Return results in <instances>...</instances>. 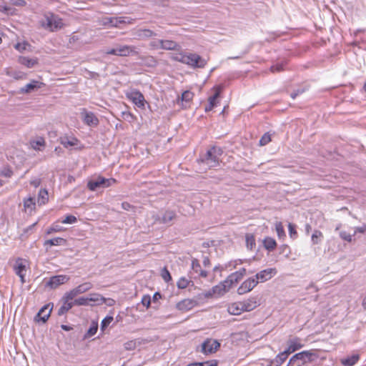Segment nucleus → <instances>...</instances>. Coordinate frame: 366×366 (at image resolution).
Returning <instances> with one entry per match:
<instances>
[{
  "mask_svg": "<svg viewBox=\"0 0 366 366\" xmlns=\"http://www.w3.org/2000/svg\"><path fill=\"white\" fill-rule=\"evenodd\" d=\"M172 59L187 64L192 69H202L207 64V61L196 53L181 52L174 56Z\"/></svg>",
  "mask_w": 366,
  "mask_h": 366,
  "instance_id": "f257e3e1",
  "label": "nucleus"
},
{
  "mask_svg": "<svg viewBox=\"0 0 366 366\" xmlns=\"http://www.w3.org/2000/svg\"><path fill=\"white\" fill-rule=\"evenodd\" d=\"M223 154V150L220 147H212L200 158V162L205 164L209 167H214L219 165L220 157Z\"/></svg>",
  "mask_w": 366,
  "mask_h": 366,
  "instance_id": "f03ea898",
  "label": "nucleus"
},
{
  "mask_svg": "<svg viewBox=\"0 0 366 366\" xmlns=\"http://www.w3.org/2000/svg\"><path fill=\"white\" fill-rule=\"evenodd\" d=\"M41 26L51 31L59 29L63 26L62 19L57 15L48 13L41 21Z\"/></svg>",
  "mask_w": 366,
  "mask_h": 366,
  "instance_id": "7ed1b4c3",
  "label": "nucleus"
},
{
  "mask_svg": "<svg viewBox=\"0 0 366 366\" xmlns=\"http://www.w3.org/2000/svg\"><path fill=\"white\" fill-rule=\"evenodd\" d=\"M315 355L310 351H302L293 355L287 366H301L307 362H312Z\"/></svg>",
  "mask_w": 366,
  "mask_h": 366,
  "instance_id": "20e7f679",
  "label": "nucleus"
},
{
  "mask_svg": "<svg viewBox=\"0 0 366 366\" xmlns=\"http://www.w3.org/2000/svg\"><path fill=\"white\" fill-rule=\"evenodd\" d=\"M149 46L153 49H161L169 51H177L180 49V46L177 42L169 39L152 41L149 43Z\"/></svg>",
  "mask_w": 366,
  "mask_h": 366,
  "instance_id": "39448f33",
  "label": "nucleus"
},
{
  "mask_svg": "<svg viewBox=\"0 0 366 366\" xmlns=\"http://www.w3.org/2000/svg\"><path fill=\"white\" fill-rule=\"evenodd\" d=\"M204 300L202 293L197 295L192 299H184L177 305L179 310L188 311L199 305Z\"/></svg>",
  "mask_w": 366,
  "mask_h": 366,
  "instance_id": "423d86ee",
  "label": "nucleus"
},
{
  "mask_svg": "<svg viewBox=\"0 0 366 366\" xmlns=\"http://www.w3.org/2000/svg\"><path fill=\"white\" fill-rule=\"evenodd\" d=\"M117 182L115 179H107L103 177H98L97 178L90 180L87 187L91 191H95L97 188H106L115 184Z\"/></svg>",
  "mask_w": 366,
  "mask_h": 366,
  "instance_id": "0eeeda50",
  "label": "nucleus"
},
{
  "mask_svg": "<svg viewBox=\"0 0 366 366\" xmlns=\"http://www.w3.org/2000/svg\"><path fill=\"white\" fill-rule=\"evenodd\" d=\"M131 32L134 39L138 41H147L157 36L154 31L147 28H135Z\"/></svg>",
  "mask_w": 366,
  "mask_h": 366,
  "instance_id": "6e6552de",
  "label": "nucleus"
},
{
  "mask_svg": "<svg viewBox=\"0 0 366 366\" xmlns=\"http://www.w3.org/2000/svg\"><path fill=\"white\" fill-rule=\"evenodd\" d=\"M232 287L229 283H225V280L221 282L219 284L214 286L210 290L202 293L204 299L212 297L214 295H223L229 291Z\"/></svg>",
  "mask_w": 366,
  "mask_h": 366,
  "instance_id": "1a4fd4ad",
  "label": "nucleus"
},
{
  "mask_svg": "<svg viewBox=\"0 0 366 366\" xmlns=\"http://www.w3.org/2000/svg\"><path fill=\"white\" fill-rule=\"evenodd\" d=\"M258 284V280H254L253 277H249L244 280L241 285L237 288V292L238 295H244L252 291Z\"/></svg>",
  "mask_w": 366,
  "mask_h": 366,
  "instance_id": "9d476101",
  "label": "nucleus"
},
{
  "mask_svg": "<svg viewBox=\"0 0 366 366\" xmlns=\"http://www.w3.org/2000/svg\"><path fill=\"white\" fill-rule=\"evenodd\" d=\"M219 347L220 343L217 340L212 339H207L202 344L201 351L205 355L211 354L215 352Z\"/></svg>",
  "mask_w": 366,
  "mask_h": 366,
  "instance_id": "9b49d317",
  "label": "nucleus"
},
{
  "mask_svg": "<svg viewBox=\"0 0 366 366\" xmlns=\"http://www.w3.org/2000/svg\"><path fill=\"white\" fill-rule=\"evenodd\" d=\"M127 97L139 108H144L146 101L144 95L139 91L133 90L128 93Z\"/></svg>",
  "mask_w": 366,
  "mask_h": 366,
  "instance_id": "f8f14e48",
  "label": "nucleus"
},
{
  "mask_svg": "<svg viewBox=\"0 0 366 366\" xmlns=\"http://www.w3.org/2000/svg\"><path fill=\"white\" fill-rule=\"evenodd\" d=\"M93 287L92 283L89 282H84L76 287L71 290L68 292V297L70 299H74L75 297L80 294H83L89 290H90Z\"/></svg>",
  "mask_w": 366,
  "mask_h": 366,
  "instance_id": "ddd939ff",
  "label": "nucleus"
},
{
  "mask_svg": "<svg viewBox=\"0 0 366 366\" xmlns=\"http://www.w3.org/2000/svg\"><path fill=\"white\" fill-rule=\"evenodd\" d=\"M69 280V277L64 274L56 275L50 277L49 281L46 283V286L51 289H56L59 285L67 282Z\"/></svg>",
  "mask_w": 366,
  "mask_h": 366,
  "instance_id": "4468645a",
  "label": "nucleus"
},
{
  "mask_svg": "<svg viewBox=\"0 0 366 366\" xmlns=\"http://www.w3.org/2000/svg\"><path fill=\"white\" fill-rule=\"evenodd\" d=\"M276 273L277 270L275 268H267L257 273L254 278L258 280V283L264 282L270 280Z\"/></svg>",
  "mask_w": 366,
  "mask_h": 366,
  "instance_id": "2eb2a0df",
  "label": "nucleus"
},
{
  "mask_svg": "<svg viewBox=\"0 0 366 366\" xmlns=\"http://www.w3.org/2000/svg\"><path fill=\"white\" fill-rule=\"evenodd\" d=\"M53 304L49 303L44 305L36 315L35 320L36 322L41 321L43 323L46 322L50 316Z\"/></svg>",
  "mask_w": 366,
  "mask_h": 366,
  "instance_id": "dca6fc26",
  "label": "nucleus"
},
{
  "mask_svg": "<svg viewBox=\"0 0 366 366\" xmlns=\"http://www.w3.org/2000/svg\"><path fill=\"white\" fill-rule=\"evenodd\" d=\"M68 296V292H66L61 300L62 305L58 310L57 315L59 316H61L66 313L74 305L72 301L74 299H70Z\"/></svg>",
  "mask_w": 366,
  "mask_h": 366,
  "instance_id": "f3484780",
  "label": "nucleus"
},
{
  "mask_svg": "<svg viewBox=\"0 0 366 366\" xmlns=\"http://www.w3.org/2000/svg\"><path fill=\"white\" fill-rule=\"evenodd\" d=\"M119 56H129L130 55H137L139 54L137 49L133 45H119L117 46Z\"/></svg>",
  "mask_w": 366,
  "mask_h": 366,
  "instance_id": "a211bd4d",
  "label": "nucleus"
},
{
  "mask_svg": "<svg viewBox=\"0 0 366 366\" xmlns=\"http://www.w3.org/2000/svg\"><path fill=\"white\" fill-rule=\"evenodd\" d=\"M43 84L38 81L32 80L30 83L26 84L24 87H21L19 90L21 94H29L33 91L41 88Z\"/></svg>",
  "mask_w": 366,
  "mask_h": 366,
  "instance_id": "6ab92c4d",
  "label": "nucleus"
},
{
  "mask_svg": "<svg viewBox=\"0 0 366 366\" xmlns=\"http://www.w3.org/2000/svg\"><path fill=\"white\" fill-rule=\"evenodd\" d=\"M288 348L286 350L290 354L303 347L299 337H294L287 341Z\"/></svg>",
  "mask_w": 366,
  "mask_h": 366,
  "instance_id": "aec40b11",
  "label": "nucleus"
},
{
  "mask_svg": "<svg viewBox=\"0 0 366 366\" xmlns=\"http://www.w3.org/2000/svg\"><path fill=\"white\" fill-rule=\"evenodd\" d=\"M240 302L244 312H250L258 306L256 297H250Z\"/></svg>",
  "mask_w": 366,
  "mask_h": 366,
  "instance_id": "412c9836",
  "label": "nucleus"
},
{
  "mask_svg": "<svg viewBox=\"0 0 366 366\" xmlns=\"http://www.w3.org/2000/svg\"><path fill=\"white\" fill-rule=\"evenodd\" d=\"M15 273L20 277L22 283L25 282L24 277L26 272V266L21 261H17L14 267Z\"/></svg>",
  "mask_w": 366,
  "mask_h": 366,
  "instance_id": "4be33fe9",
  "label": "nucleus"
},
{
  "mask_svg": "<svg viewBox=\"0 0 366 366\" xmlns=\"http://www.w3.org/2000/svg\"><path fill=\"white\" fill-rule=\"evenodd\" d=\"M192 269L194 273L198 274L199 277H207V272L205 270H202L201 269L200 264L199 262V260L194 258L192 260Z\"/></svg>",
  "mask_w": 366,
  "mask_h": 366,
  "instance_id": "5701e85b",
  "label": "nucleus"
},
{
  "mask_svg": "<svg viewBox=\"0 0 366 366\" xmlns=\"http://www.w3.org/2000/svg\"><path fill=\"white\" fill-rule=\"evenodd\" d=\"M139 59L142 65L148 67H155L158 64V61L153 56H142Z\"/></svg>",
  "mask_w": 366,
  "mask_h": 366,
  "instance_id": "b1692460",
  "label": "nucleus"
},
{
  "mask_svg": "<svg viewBox=\"0 0 366 366\" xmlns=\"http://www.w3.org/2000/svg\"><path fill=\"white\" fill-rule=\"evenodd\" d=\"M194 97V94L189 91H184L182 94L181 97H179L177 99V102L179 103L181 102L182 103V106L184 107H187V104L190 103V102L192 100Z\"/></svg>",
  "mask_w": 366,
  "mask_h": 366,
  "instance_id": "393cba45",
  "label": "nucleus"
},
{
  "mask_svg": "<svg viewBox=\"0 0 366 366\" xmlns=\"http://www.w3.org/2000/svg\"><path fill=\"white\" fill-rule=\"evenodd\" d=\"M227 312L232 315H239L244 311L242 308L241 302H237L228 305Z\"/></svg>",
  "mask_w": 366,
  "mask_h": 366,
  "instance_id": "a878e982",
  "label": "nucleus"
},
{
  "mask_svg": "<svg viewBox=\"0 0 366 366\" xmlns=\"http://www.w3.org/2000/svg\"><path fill=\"white\" fill-rule=\"evenodd\" d=\"M175 218L176 213L174 211L167 210L162 214L161 223L168 224Z\"/></svg>",
  "mask_w": 366,
  "mask_h": 366,
  "instance_id": "bb28decb",
  "label": "nucleus"
},
{
  "mask_svg": "<svg viewBox=\"0 0 366 366\" xmlns=\"http://www.w3.org/2000/svg\"><path fill=\"white\" fill-rule=\"evenodd\" d=\"M79 140L75 137H61L60 143L66 148L76 146L78 144Z\"/></svg>",
  "mask_w": 366,
  "mask_h": 366,
  "instance_id": "cd10ccee",
  "label": "nucleus"
},
{
  "mask_svg": "<svg viewBox=\"0 0 366 366\" xmlns=\"http://www.w3.org/2000/svg\"><path fill=\"white\" fill-rule=\"evenodd\" d=\"M243 277L241 276V274L238 272V271L230 274L227 279L225 280V283H229L231 287L234 285L237 284L239 280H241Z\"/></svg>",
  "mask_w": 366,
  "mask_h": 366,
  "instance_id": "c85d7f7f",
  "label": "nucleus"
},
{
  "mask_svg": "<svg viewBox=\"0 0 366 366\" xmlns=\"http://www.w3.org/2000/svg\"><path fill=\"white\" fill-rule=\"evenodd\" d=\"M19 62L28 68H32L38 63L36 59H29L25 56H20Z\"/></svg>",
  "mask_w": 366,
  "mask_h": 366,
  "instance_id": "c756f323",
  "label": "nucleus"
},
{
  "mask_svg": "<svg viewBox=\"0 0 366 366\" xmlns=\"http://www.w3.org/2000/svg\"><path fill=\"white\" fill-rule=\"evenodd\" d=\"M84 122L89 126L97 125L99 123V120L97 117L92 112H88L85 114Z\"/></svg>",
  "mask_w": 366,
  "mask_h": 366,
  "instance_id": "7c9ffc66",
  "label": "nucleus"
},
{
  "mask_svg": "<svg viewBox=\"0 0 366 366\" xmlns=\"http://www.w3.org/2000/svg\"><path fill=\"white\" fill-rule=\"evenodd\" d=\"M66 241L65 239L61 237H56L51 239L46 240L44 242V246H57V245H64Z\"/></svg>",
  "mask_w": 366,
  "mask_h": 366,
  "instance_id": "2f4dec72",
  "label": "nucleus"
},
{
  "mask_svg": "<svg viewBox=\"0 0 366 366\" xmlns=\"http://www.w3.org/2000/svg\"><path fill=\"white\" fill-rule=\"evenodd\" d=\"M360 359L359 355H353L341 360V363L344 366H353Z\"/></svg>",
  "mask_w": 366,
  "mask_h": 366,
  "instance_id": "473e14b6",
  "label": "nucleus"
},
{
  "mask_svg": "<svg viewBox=\"0 0 366 366\" xmlns=\"http://www.w3.org/2000/svg\"><path fill=\"white\" fill-rule=\"evenodd\" d=\"M88 298L89 302H97V305H102L107 302V299L98 293L90 294Z\"/></svg>",
  "mask_w": 366,
  "mask_h": 366,
  "instance_id": "72a5a7b5",
  "label": "nucleus"
},
{
  "mask_svg": "<svg viewBox=\"0 0 366 366\" xmlns=\"http://www.w3.org/2000/svg\"><path fill=\"white\" fill-rule=\"evenodd\" d=\"M289 355L290 353L287 350L280 352L277 355L273 363L275 364V366H280L287 360Z\"/></svg>",
  "mask_w": 366,
  "mask_h": 366,
  "instance_id": "f704fd0d",
  "label": "nucleus"
},
{
  "mask_svg": "<svg viewBox=\"0 0 366 366\" xmlns=\"http://www.w3.org/2000/svg\"><path fill=\"white\" fill-rule=\"evenodd\" d=\"M264 247L269 251L274 250L277 247V243L274 239L267 237L263 241Z\"/></svg>",
  "mask_w": 366,
  "mask_h": 366,
  "instance_id": "c9c22d12",
  "label": "nucleus"
},
{
  "mask_svg": "<svg viewBox=\"0 0 366 366\" xmlns=\"http://www.w3.org/2000/svg\"><path fill=\"white\" fill-rule=\"evenodd\" d=\"M24 206L26 212H31L35 208L34 199L29 197L24 200Z\"/></svg>",
  "mask_w": 366,
  "mask_h": 366,
  "instance_id": "e433bc0d",
  "label": "nucleus"
},
{
  "mask_svg": "<svg viewBox=\"0 0 366 366\" xmlns=\"http://www.w3.org/2000/svg\"><path fill=\"white\" fill-rule=\"evenodd\" d=\"M44 145L45 140L42 137H39L37 139L31 142V146L35 150H40V147H44Z\"/></svg>",
  "mask_w": 366,
  "mask_h": 366,
  "instance_id": "4c0bfd02",
  "label": "nucleus"
},
{
  "mask_svg": "<svg viewBox=\"0 0 366 366\" xmlns=\"http://www.w3.org/2000/svg\"><path fill=\"white\" fill-rule=\"evenodd\" d=\"M275 229L280 239L284 238L286 236L283 225L281 222H277L275 223Z\"/></svg>",
  "mask_w": 366,
  "mask_h": 366,
  "instance_id": "58836bf2",
  "label": "nucleus"
},
{
  "mask_svg": "<svg viewBox=\"0 0 366 366\" xmlns=\"http://www.w3.org/2000/svg\"><path fill=\"white\" fill-rule=\"evenodd\" d=\"M98 330V324L97 322H92L90 327L87 330L86 333L85 334V337L89 338L94 335Z\"/></svg>",
  "mask_w": 366,
  "mask_h": 366,
  "instance_id": "ea45409f",
  "label": "nucleus"
},
{
  "mask_svg": "<svg viewBox=\"0 0 366 366\" xmlns=\"http://www.w3.org/2000/svg\"><path fill=\"white\" fill-rule=\"evenodd\" d=\"M48 199V192L46 189H41L39 193L38 202L39 204H44Z\"/></svg>",
  "mask_w": 366,
  "mask_h": 366,
  "instance_id": "a19ab883",
  "label": "nucleus"
},
{
  "mask_svg": "<svg viewBox=\"0 0 366 366\" xmlns=\"http://www.w3.org/2000/svg\"><path fill=\"white\" fill-rule=\"evenodd\" d=\"M192 282L191 280L186 279L185 277H181L177 282V286L179 289H185Z\"/></svg>",
  "mask_w": 366,
  "mask_h": 366,
  "instance_id": "79ce46f5",
  "label": "nucleus"
},
{
  "mask_svg": "<svg viewBox=\"0 0 366 366\" xmlns=\"http://www.w3.org/2000/svg\"><path fill=\"white\" fill-rule=\"evenodd\" d=\"M246 244L249 249H252L255 247V239L253 235L249 234L246 235Z\"/></svg>",
  "mask_w": 366,
  "mask_h": 366,
  "instance_id": "37998d69",
  "label": "nucleus"
},
{
  "mask_svg": "<svg viewBox=\"0 0 366 366\" xmlns=\"http://www.w3.org/2000/svg\"><path fill=\"white\" fill-rule=\"evenodd\" d=\"M221 90H222V89L220 86H217L215 88V93L214 94L213 96H212L209 98V104L210 105H211V104H214V107L216 106V104H217L216 100L219 97Z\"/></svg>",
  "mask_w": 366,
  "mask_h": 366,
  "instance_id": "c03bdc74",
  "label": "nucleus"
},
{
  "mask_svg": "<svg viewBox=\"0 0 366 366\" xmlns=\"http://www.w3.org/2000/svg\"><path fill=\"white\" fill-rule=\"evenodd\" d=\"M272 140L271 139V134L269 132H267L263 134V136L259 139V144L260 146H264L267 144L269 142H270Z\"/></svg>",
  "mask_w": 366,
  "mask_h": 366,
  "instance_id": "a18cd8bd",
  "label": "nucleus"
},
{
  "mask_svg": "<svg viewBox=\"0 0 366 366\" xmlns=\"http://www.w3.org/2000/svg\"><path fill=\"white\" fill-rule=\"evenodd\" d=\"M323 237L322 233L320 230H315L312 235V242L314 244L320 242V239Z\"/></svg>",
  "mask_w": 366,
  "mask_h": 366,
  "instance_id": "49530a36",
  "label": "nucleus"
},
{
  "mask_svg": "<svg viewBox=\"0 0 366 366\" xmlns=\"http://www.w3.org/2000/svg\"><path fill=\"white\" fill-rule=\"evenodd\" d=\"M74 305L81 306V305H89V298L81 297L78 299H76L73 301Z\"/></svg>",
  "mask_w": 366,
  "mask_h": 366,
  "instance_id": "de8ad7c7",
  "label": "nucleus"
},
{
  "mask_svg": "<svg viewBox=\"0 0 366 366\" xmlns=\"http://www.w3.org/2000/svg\"><path fill=\"white\" fill-rule=\"evenodd\" d=\"M161 276L166 282H169L170 280H172V276L167 267L162 269Z\"/></svg>",
  "mask_w": 366,
  "mask_h": 366,
  "instance_id": "09e8293b",
  "label": "nucleus"
},
{
  "mask_svg": "<svg viewBox=\"0 0 366 366\" xmlns=\"http://www.w3.org/2000/svg\"><path fill=\"white\" fill-rule=\"evenodd\" d=\"M113 320L114 319L112 316H107L105 318H104L101 322V330H104L113 321Z\"/></svg>",
  "mask_w": 366,
  "mask_h": 366,
  "instance_id": "8fccbe9b",
  "label": "nucleus"
},
{
  "mask_svg": "<svg viewBox=\"0 0 366 366\" xmlns=\"http://www.w3.org/2000/svg\"><path fill=\"white\" fill-rule=\"evenodd\" d=\"M161 217H162V215H159L155 212H152L150 214V219L152 221V224H162L161 223Z\"/></svg>",
  "mask_w": 366,
  "mask_h": 366,
  "instance_id": "3c124183",
  "label": "nucleus"
},
{
  "mask_svg": "<svg viewBox=\"0 0 366 366\" xmlns=\"http://www.w3.org/2000/svg\"><path fill=\"white\" fill-rule=\"evenodd\" d=\"M112 17L104 16L99 20V24L104 26H111Z\"/></svg>",
  "mask_w": 366,
  "mask_h": 366,
  "instance_id": "603ef678",
  "label": "nucleus"
},
{
  "mask_svg": "<svg viewBox=\"0 0 366 366\" xmlns=\"http://www.w3.org/2000/svg\"><path fill=\"white\" fill-rule=\"evenodd\" d=\"M308 89L307 87L305 86L302 88H299L295 90L292 93H291L290 97L292 99H295L298 95L303 94L305 91Z\"/></svg>",
  "mask_w": 366,
  "mask_h": 366,
  "instance_id": "864d4df0",
  "label": "nucleus"
},
{
  "mask_svg": "<svg viewBox=\"0 0 366 366\" xmlns=\"http://www.w3.org/2000/svg\"><path fill=\"white\" fill-rule=\"evenodd\" d=\"M77 221V219L75 216L73 215H67L65 219L61 220V223L63 224H74Z\"/></svg>",
  "mask_w": 366,
  "mask_h": 366,
  "instance_id": "5fc2aeb1",
  "label": "nucleus"
},
{
  "mask_svg": "<svg viewBox=\"0 0 366 366\" xmlns=\"http://www.w3.org/2000/svg\"><path fill=\"white\" fill-rule=\"evenodd\" d=\"M340 237L342 239H344V240H345V241H347V242H352V234H349V233H347V232H345V231H342V232H340Z\"/></svg>",
  "mask_w": 366,
  "mask_h": 366,
  "instance_id": "6e6d98bb",
  "label": "nucleus"
},
{
  "mask_svg": "<svg viewBox=\"0 0 366 366\" xmlns=\"http://www.w3.org/2000/svg\"><path fill=\"white\" fill-rule=\"evenodd\" d=\"M1 174L5 177H11L13 175V171L9 167H4L1 171Z\"/></svg>",
  "mask_w": 366,
  "mask_h": 366,
  "instance_id": "4d7b16f0",
  "label": "nucleus"
},
{
  "mask_svg": "<svg viewBox=\"0 0 366 366\" xmlns=\"http://www.w3.org/2000/svg\"><path fill=\"white\" fill-rule=\"evenodd\" d=\"M62 230V227L59 225H54L51 227H49L47 230H46V234H50L53 232H61Z\"/></svg>",
  "mask_w": 366,
  "mask_h": 366,
  "instance_id": "13d9d810",
  "label": "nucleus"
},
{
  "mask_svg": "<svg viewBox=\"0 0 366 366\" xmlns=\"http://www.w3.org/2000/svg\"><path fill=\"white\" fill-rule=\"evenodd\" d=\"M284 64H277L271 66L270 69L272 72H280L284 70Z\"/></svg>",
  "mask_w": 366,
  "mask_h": 366,
  "instance_id": "bf43d9fd",
  "label": "nucleus"
},
{
  "mask_svg": "<svg viewBox=\"0 0 366 366\" xmlns=\"http://www.w3.org/2000/svg\"><path fill=\"white\" fill-rule=\"evenodd\" d=\"M119 24H122V17H112L111 26L119 27Z\"/></svg>",
  "mask_w": 366,
  "mask_h": 366,
  "instance_id": "052dcab7",
  "label": "nucleus"
},
{
  "mask_svg": "<svg viewBox=\"0 0 366 366\" xmlns=\"http://www.w3.org/2000/svg\"><path fill=\"white\" fill-rule=\"evenodd\" d=\"M142 303L143 305L146 306L147 308H148L150 306L151 304V298L149 295H144L143 296L142 299Z\"/></svg>",
  "mask_w": 366,
  "mask_h": 366,
  "instance_id": "680f3d73",
  "label": "nucleus"
},
{
  "mask_svg": "<svg viewBox=\"0 0 366 366\" xmlns=\"http://www.w3.org/2000/svg\"><path fill=\"white\" fill-rule=\"evenodd\" d=\"M13 76L15 79H26V74L22 71H16L14 73Z\"/></svg>",
  "mask_w": 366,
  "mask_h": 366,
  "instance_id": "e2e57ef3",
  "label": "nucleus"
},
{
  "mask_svg": "<svg viewBox=\"0 0 366 366\" xmlns=\"http://www.w3.org/2000/svg\"><path fill=\"white\" fill-rule=\"evenodd\" d=\"M122 17V24H132L134 22V19L128 17V16H121Z\"/></svg>",
  "mask_w": 366,
  "mask_h": 366,
  "instance_id": "0e129e2a",
  "label": "nucleus"
},
{
  "mask_svg": "<svg viewBox=\"0 0 366 366\" xmlns=\"http://www.w3.org/2000/svg\"><path fill=\"white\" fill-rule=\"evenodd\" d=\"M288 227H289V233H290V237H294V236H296L297 232L295 230V226L292 224L290 223L288 225Z\"/></svg>",
  "mask_w": 366,
  "mask_h": 366,
  "instance_id": "69168bd1",
  "label": "nucleus"
},
{
  "mask_svg": "<svg viewBox=\"0 0 366 366\" xmlns=\"http://www.w3.org/2000/svg\"><path fill=\"white\" fill-rule=\"evenodd\" d=\"M30 184L36 188L41 184V179L39 178H34L30 181Z\"/></svg>",
  "mask_w": 366,
  "mask_h": 366,
  "instance_id": "338daca9",
  "label": "nucleus"
},
{
  "mask_svg": "<svg viewBox=\"0 0 366 366\" xmlns=\"http://www.w3.org/2000/svg\"><path fill=\"white\" fill-rule=\"evenodd\" d=\"M204 366H217V360H211L201 362Z\"/></svg>",
  "mask_w": 366,
  "mask_h": 366,
  "instance_id": "774afa93",
  "label": "nucleus"
}]
</instances>
